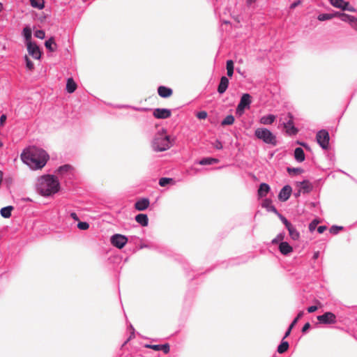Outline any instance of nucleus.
<instances>
[{"label":"nucleus","mask_w":357,"mask_h":357,"mask_svg":"<svg viewBox=\"0 0 357 357\" xmlns=\"http://www.w3.org/2000/svg\"><path fill=\"white\" fill-rule=\"evenodd\" d=\"M21 159L31 169L36 170L42 169L49 160L47 152L36 146H30L23 151Z\"/></svg>","instance_id":"nucleus-1"},{"label":"nucleus","mask_w":357,"mask_h":357,"mask_svg":"<svg viewBox=\"0 0 357 357\" xmlns=\"http://www.w3.org/2000/svg\"><path fill=\"white\" fill-rule=\"evenodd\" d=\"M59 188V182L54 176L47 174L38 178L36 183L37 191L44 197H49L56 193Z\"/></svg>","instance_id":"nucleus-2"},{"label":"nucleus","mask_w":357,"mask_h":357,"mask_svg":"<svg viewBox=\"0 0 357 357\" xmlns=\"http://www.w3.org/2000/svg\"><path fill=\"white\" fill-rule=\"evenodd\" d=\"M173 144V140L167 134L165 130L155 134L152 141V148L156 152L165 151L170 149Z\"/></svg>","instance_id":"nucleus-3"},{"label":"nucleus","mask_w":357,"mask_h":357,"mask_svg":"<svg viewBox=\"0 0 357 357\" xmlns=\"http://www.w3.org/2000/svg\"><path fill=\"white\" fill-rule=\"evenodd\" d=\"M255 135L264 143L271 145H276L277 140L275 135L266 128H259L255 130Z\"/></svg>","instance_id":"nucleus-4"},{"label":"nucleus","mask_w":357,"mask_h":357,"mask_svg":"<svg viewBox=\"0 0 357 357\" xmlns=\"http://www.w3.org/2000/svg\"><path fill=\"white\" fill-rule=\"evenodd\" d=\"M251 102V96L249 93H243L236 107V114L239 116H242L245 112V109L250 108Z\"/></svg>","instance_id":"nucleus-5"},{"label":"nucleus","mask_w":357,"mask_h":357,"mask_svg":"<svg viewBox=\"0 0 357 357\" xmlns=\"http://www.w3.org/2000/svg\"><path fill=\"white\" fill-rule=\"evenodd\" d=\"M317 141L323 149H327L329 146V134L325 130L319 131L316 136Z\"/></svg>","instance_id":"nucleus-6"},{"label":"nucleus","mask_w":357,"mask_h":357,"mask_svg":"<svg viewBox=\"0 0 357 357\" xmlns=\"http://www.w3.org/2000/svg\"><path fill=\"white\" fill-rule=\"evenodd\" d=\"M110 241L114 247L121 249L126 245L128 238L124 235L116 234L112 236Z\"/></svg>","instance_id":"nucleus-7"},{"label":"nucleus","mask_w":357,"mask_h":357,"mask_svg":"<svg viewBox=\"0 0 357 357\" xmlns=\"http://www.w3.org/2000/svg\"><path fill=\"white\" fill-rule=\"evenodd\" d=\"M287 117L288 119H285L287 121L283 123L286 132L289 135H296L298 132V129L294 125L293 116L291 113H288Z\"/></svg>","instance_id":"nucleus-8"},{"label":"nucleus","mask_w":357,"mask_h":357,"mask_svg":"<svg viewBox=\"0 0 357 357\" xmlns=\"http://www.w3.org/2000/svg\"><path fill=\"white\" fill-rule=\"evenodd\" d=\"M56 172L61 178L70 179L73 176V167L70 165H64L59 167Z\"/></svg>","instance_id":"nucleus-9"},{"label":"nucleus","mask_w":357,"mask_h":357,"mask_svg":"<svg viewBox=\"0 0 357 357\" xmlns=\"http://www.w3.org/2000/svg\"><path fill=\"white\" fill-rule=\"evenodd\" d=\"M317 318L320 324H335L337 321L336 316L330 312H327L322 315H319Z\"/></svg>","instance_id":"nucleus-10"},{"label":"nucleus","mask_w":357,"mask_h":357,"mask_svg":"<svg viewBox=\"0 0 357 357\" xmlns=\"http://www.w3.org/2000/svg\"><path fill=\"white\" fill-rule=\"evenodd\" d=\"M27 45V50L29 54L33 56L35 59H40L41 56V53L40 51V49L38 46L33 43L31 42H29L26 44Z\"/></svg>","instance_id":"nucleus-11"},{"label":"nucleus","mask_w":357,"mask_h":357,"mask_svg":"<svg viewBox=\"0 0 357 357\" xmlns=\"http://www.w3.org/2000/svg\"><path fill=\"white\" fill-rule=\"evenodd\" d=\"M171 110L169 109L157 108L153 111V116L157 119H167L171 116Z\"/></svg>","instance_id":"nucleus-12"},{"label":"nucleus","mask_w":357,"mask_h":357,"mask_svg":"<svg viewBox=\"0 0 357 357\" xmlns=\"http://www.w3.org/2000/svg\"><path fill=\"white\" fill-rule=\"evenodd\" d=\"M292 189L291 186L287 185H284L279 192L278 198L282 202L287 201L291 196Z\"/></svg>","instance_id":"nucleus-13"},{"label":"nucleus","mask_w":357,"mask_h":357,"mask_svg":"<svg viewBox=\"0 0 357 357\" xmlns=\"http://www.w3.org/2000/svg\"><path fill=\"white\" fill-rule=\"evenodd\" d=\"M146 348L151 349L154 351H162L165 354L169 352V345L168 344H145Z\"/></svg>","instance_id":"nucleus-14"},{"label":"nucleus","mask_w":357,"mask_h":357,"mask_svg":"<svg viewBox=\"0 0 357 357\" xmlns=\"http://www.w3.org/2000/svg\"><path fill=\"white\" fill-rule=\"evenodd\" d=\"M149 199L142 198L135 202V207L137 211H144L149 207Z\"/></svg>","instance_id":"nucleus-15"},{"label":"nucleus","mask_w":357,"mask_h":357,"mask_svg":"<svg viewBox=\"0 0 357 357\" xmlns=\"http://www.w3.org/2000/svg\"><path fill=\"white\" fill-rule=\"evenodd\" d=\"M279 250L282 255H287L293 252V248L287 242L283 241L279 245Z\"/></svg>","instance_id":"nucleus-16"},{"label":"nucleus","mask_w":357,"mask_h":357,"mask_svg":"<svg viewBox=\"0 0 357 357\" xmlns=\"http://www.w3.org/2000/svg\"><path fill=\"white\" fill-rule=\"evenodd\" d=\"M229 85V79L225 76H222L220 78V82L219 83L218 87V91L219 93L222 94L224 93L227 89L228 88Z\"/></svg>","instance_id":"nucleus-17"},{"label":"nucleus","mask_w":357,"mask_h":357,"mask_svg":"<svg viewBox=\"0 0 357 357\" xmlns=\"http://www.w3.org/2000/svg\"><path fill=\"white\" fill-rule=\"evenodd\" d=\"M276 116L273 114H267L262 116L259 120V123L262 125H271L275 120Z\"/></svg>","instance_id":"nucleus-18"},{"label":"nucleus","mask_w":357,"mask_h":357,"mask_svg":"<svg viewBox=\"0 0 357 357\" xmlns=\"http://www.w3.org/2000/svg\"><path fill=\"white\" fill-rule=\"evenodd\" d=\"M297 186L299 188L300 191L303 193L309 192L312 190V185L308 181H303L297 183Z\"/></svg>","instance_id":"nucleus-19"},{"label":"nucleus","mask_w":357,"mask_h":357,"mask_svg":"<svg viewBox=\"0 0 357 357\" xmlns=\"http://www.w3.org/2000/svg\"><path fill=\"white\" fill-rule=\"evenodd\" d=\"M158 93L162 98H168L172 94V90L170 88L160 86L158 89Z\"/></svg>","instance_id":"nucleus-20"},{"label":"nucleus","mask_w":357,"mask_h":357,"mask_svg":"<svg viewBox=\"0 0 357 357\" xmlns=\"http://www.w3.org/2000/svg\"><path fill=\"white\" fill-rule=\"evenodd\" d=\"M270 190V186L265 183H261L258 189V195L259 197H266Z\"/></svg>","instance_id":"nucleus-21"},{"label":"nucleus","mask_w":357,"mask_h":357,"mask_svg":"<svg viewBox=\"0 0 357 357\" xmlns=\"http://www.w3.org/2000/svg\"><path fill=\"white\" fill-rule=\"evenodd\" d=\"M294 158L298 162H301L305 160V153L301 148H296L294 151Z\"/></svg>","instance_id":"nucleus-22"},{"label":"nucleus","mask_w":357,"mask_h":357,"mask_svg":"<svg viewBox=\"0 0 357 357\" xmlns=\"http://www.w3.org/2000/svg\"><path fill=\"white\" fill-rule=\"evenodd\" d=\"M135 220L142 226L145 227L148 225L149 219L146 214H138L135 216Z\"/></svg>","instance_id":"nucleus-23"},{"label":"nucleus","mask_w":357,"mask_h":357,"mask_svg":"<svg viewBox=\"0 0 357 357\" xmlns=\"http://www.w3.org/2000/svg\"><path fill=\"white\" fill-rule=\"evenodd\" d=\"M287 229L288 230L289 236L292 240L296 241L299 239L300 233L298 231V230L293 225Z\"/></svg>","instance_id":"nucleus-24"},{"label":"nucleus","mask_w":357,"mask_h":357,"mask_svg":"<svg viewBox=\"0 0 357 357\" xmlns=\"http://www.w3.org/2000/svg\"><path fill=\"white\" fill-rule=\"evenodd\" d=\"M77 89V84L75 82V81L73 80V78H68L67 79V82H66V91L70 93H73Z\"/></svg>","instance_id":"nucleus-25"},{"label":"nucleus","mask_w":357,"mask_h":357,"mask_svg":"<svg viewBox=\"0 0 357 357\" xmlns=\"http://www.w3.org/2000/svg\"><path fill=\"white\" fill-rule=\"evenodd\" d=\"M45 47L50 52H54L56 49V44L53 38H50L45 43Z\"/></svg>","instance_id":"nucleus-26"},{"label":"nucleus","mask_w":357,"mask_h":357,"mask_svg":"<svg viewBox=\"0 0 357 357\" xmlns=\"http://www.w3.org/2000/svg\"><path fill=\"white\" fill-rule=\"evenodd\" d=\"M219 162L218 159L213 158H205L199 161V164L201 165H213L218 163Z\"/></svg>","instance_id":"nucleus-27"},{"label":"nucleus","mask_w":357,"mask_h":357,"mask_svg":"<svg viewBox=\"0 0 357 357\" xmlns=\"http://www.w3.org/2000/svg\"><path fill=\"white\" fill-rule=\"evenodd\" d=\"M13 208V207L11 206L2 208L0 211L1 216L6 218H10Z\"/></svg>","instance_id":"nucleus-28"},{"label":"nucleus","mask_w":357,"mask_h":357,"mask_svg":"<svg viewBox=\"0 0 357 357\" xmlns=\"http://www.w3.org/2000/svg\"><path fill=\"white\" fill-rule=\"evenodd\" d=\"M330 3L334 7L341 8L342 10L344 6H347V2L344 0H330Z\"/></svg>","instance_id":"nucleus-29"},{"label":"nucleus","mask_w":357,"mask_h":357,"mask_svg":"<svg viewBox=\"0 0 357 357\" xmlns=\"http://www.w3.org/2000/svg\"><path fill=\"white\" fill-rule=\"evenodd\" d=\"M22 35L26 42H31V29L29 27H24L22 31Z\"/></svg>","instance_id":"nucleus-30"},{"label":"nucleus","mask_w":357,"mask_h":357,"mask_svg":"<svg viewBox=\"0 0 357 357\" xmlns=\"http://www.w3.org/2000/svg\"><path fill=\"white\" fill-rule=\"evenodd\" d=\"M289 348V343L287 341H284V340H282V342L280 344L278 347V352L279 354H283Z\"/></svg>","instance_id":"nucleus-31"},{"label":"nucleus","mask_w":357,"mask_h":357,"mask_svg":"<svg viewBox=\"0 0 357 357\" xmlns=\"http://www.w3.org/2000/svg\"><path fill=\"white\" fill-rule=\"evenodd\" d=\"M227 73L229 77H231L234 74V62L231 60L227 61Z\"/></svg>","instance_id":"nucleus-32"},{"label":"nucleus","mask_w":357,"mask_h":357,"mask_svg":"<svg viewBox=\"0 0 357 357\" xmlns=\"http://www.w3.org/2000/svg\"><path fill=\"white\" fill-rule=\"evenodd\" d=\"M234 117L232 115L227 116L221 122L222 126L232 125L234 123Z\"/></svg>","instance_id":"nucleus-33"},{"label":"nucleus","mask_w":357,"mask_h":357,"mask_svg":"<svg viewBox=\"0 0 357 357\" xmlns=\"http://www.w3.org/2000/svg\"><path fill=\"white\" fill-rule=\"evenodd\" d=\"M31 4L33 7L42 9L44 7L43 0H30Z\"/></svg>","instance_id":"nucleus-34"},{"label":"nucleus","mask_w":357,"mask_h":357,"mask_svg":"<svg viewBox=\"0 0 357 357\" xmlns=\"http://www.w3.org/2000/svg\"><path fill=\"white\" fill-rule=\"evenodd\" d=\"M340 20L343 22H352L354 21V17H351L347 14H345V13H341L339 15Z\"/></svg>","instance_id":"nucleus-35"},{"label":"nucleus","mask_w":357,"mask_h":357,"mask_svg":"<svg viewBox=\"0 0 357 357\" xmlns=\"http://www.w3.org/2000/svg\"><path fill=\"white\" fill-rule=\"evenodd\" d=\"M285 237V234L284 232L279 233L275 238H273L271 241L273 244H277L278 242L284 240Z\"/></svg>","instance_id":"nucleus-36"},{"label":"nucleus","mask_w":357,"mask_h":357,"mask_svg":"<svg viewBox=\"0 0 357 357\" xmlns=\"http://www.w3.org/2000/svg\"><path fill=\"white\" fill-rule=\"evenodd\" d=\"M24 60L26 62V67L28 70H32L34 68V65L33 62L30 60L28 56L25 55Z\"/></svg>","instance_id":"nucleus-37"},{"label":"nucleus","mask_w":357,"mask_h":357,"mask_svg":"<svg viewBox=\"0 0 357 357\" xmlns=\"http://www.w3.org/2000/svg\"><path fill=\"white\" fill-rule=\"evenodd\" d=\"M332 17H333V15H331V14L323 13V14L319 15L317 19L319 21H325V20H330Z\"/></svg>","instance_id":"nucleus-38"},{"label":"nucleus","mask_w":357,"mask_h":357,"mask_svg":"<svg viewBox=\"0 0 357 357\" xmlns=\"http://www.w3.org/2000/svg\"><path fill=\"white\" fill-rule=\"evenodd\" d=\"M319 223V221L317 219L313 220L309 225V230L312 232L315 230L317 225Z\"/></svg>","instance_id":"nucleus-39"},{"label":"nucleus","mask_w":357,"mask_h":357,"mask_svg":"<svg viewBox=\"0 0 357 357\" xmlns=\"http://www.w3.org/2000/svg\"><path fill=\"white\" fill-rule=\"evenodd\" d=\"M278 216L280 220L282 222V223L285 225L287 229H288L290 226L292 225V224L290 222H289L287 219L281 214H278Z\"/></svg>","instance_id":"nucleus-40"},{"label":"nucleus","mask_w":357,"mask_h":357,"mask_svg":"<svg viewBox=\"0 0 357 357\" xmlns=\"http://www.w3.org/2000/svg\"><path fill=\"white\" fill-rule=\"evenodd\" d=\"M278 216L280 220L282 222V223L285 225L287 229H288L290 226L292 225V224L290 222H289L287 219L281 214H278Z\"/></svg>","instance_id":"nucleus-41"},{"label":"nucleus","mask_w":357,"mask_h":357,"mask_svg":"<svg viewBox=\"0 0 357 357\" xmlns=\"http://www.w3.org/2000/svg\"><path fill=\"white\" fill-rule=\"evenodd\" d=\"M172 181V178H161L160 180H159V184L160 186H165L167 185V184H169L171 181Z\"/></svg>","instance_id":"nucleus-42"},{"label":"nucleus","mask_w":357,"mask_h":357,"mask_svg":"<svg viewBox=\"0 0 357 357\" xmlns=\"http://www.w3.org/2000/svg\"><path fill=\"white\" fill-rule=\"evenodd\" d=\"M77 227L81 230H86L89 229V225L86 222H79L77 224Z\"/></svg>","instance_id":"nucleus-43"},{"label":"nucleus","mask_w":357,"mask_h":357,"mask_svg":"<svg viewBox=\"0 0 357 357\" xmlns=\"http://www.w3.org/2000/svg\"><path fill=\"white\" fill-rule=\"evenodd\" d=\"M303 311H301L297 317L293 320V321L291 322V324H290V326L294 328V326L296 324V323L298 322V321L303 317Z\"/></svg>","instance_id":"nucleus-44"},{"label":"nucleus","mask_w":357,"mask_h":357,"mask_svg":"<svg viewBox=\"0 0 357 357\" xmlns=\"http://www.w3.org/2000/svg\"><path fill=\"white\" fill-rule=\"evenodd\" d=\"M35 36L40 39H43L45 36V31L43 30H37L35 33Z\"/></svg>","instance_id":"nucleus-45"},{"label":"nucleus","mask_w":357,"mask_h":357,"mask_svg":"<svg viewBox=\"0 0 357 357\" xmlns=\"http://www.w3.org/2000/svg\"><path fill=\"white\" fill-rule=\"evenodd\" d=\"M196 116L199 119H205L207 117V112L205 111H201L199 112Z\"/></svg>","instance_id":"nucleus-46"},{"label":"nucleus","mask_w":357,"mask_h":357,"mask_svg":"<svg viewBox=\"0 0 357 357\" xmlns=\"http://www.w3.org/2000/svg\"><path fill=\"white\" fill-rule=\"evenodd\" d=\"M342 227H338V226H333L330 229V232L334 234H336L338 233L339 230L342 229Z\"/></svg>","instance_id":"nucleus-47"},{"label":"nucleus","mask_w":357,"mask_h":357,"mask_svg":"<svg viewBox=\"0 0 357 357\" xmlns=\"http://www.w3.org/2000/svg\"><path fill=\"white\" fill-rule=\"evenodd\" d=\"M287 171L289 173H291V172H294L295 174H297V173H301V169H299V168H287Z\"/></svg>","instance_id":"nucleus-48"},{"label":"nucleus","mask_w":357,"mask_h":357,"mask_svg":"<svg viewBox=\"0 0 357 357\" xmlns=\"http://www.w3.org/2000/svg\"><path fill=\"white\" fill-rule=\"evenodd\" d=\"M343 10H348V11H351V12H354L355 11V9L354 7L351 6L349 3V2H347V6H345L343 7L342 8Z\"/></svg>","instance_id":"nucleus-49"},{"label":"nucleus","mask_w":357,"mask_h":357,"mask_svg":"<svg viewBox=\"0 0 357 357\" xmlns=\"http://www.w3.org/2000/svg\"><path fill=\"white\" fill-rule=\"evenodd\" d=\"M317 310V307L315 305L310 306L307 307V312L309 313H312Z\"/></svg>","instance_id":"nucleus-50"},{"label":"nucleus","mask_w":357,"mask_h":357,"mask_svg":"<svg viewBox=\"0 0 357 357\" xmlns=\"http://www.w3.org/2000/svg\"><path fill=\"white\" fill-rule=\"evenodd\" d=\"M326 229V226H319L317 228V231L319 233V234H322L324 233Z\"/></svg>","instance_id":"nucleus-51"},{"label":"nucleus","mask_w":357,"mask_h":357,"mask_svg":"<svg viewBox=\"0 0 357 357\" xmlns=\"http://www.w3.org/2000/svg\"><path fill=\"white\" fill-rule=\"evenodd\" d=\"M310 328V323L307 322L303 326V327L302 328V332L305 333Z\"/></svg>","instance_id":"nucleus-52"},{"label":"nucleus","mask_w":357,"mask_h":357,"mask_svg":"<svg viewBox=\"0 0 357 357\" xmlns=\"http://www.w3.org/2000/svg\"><path fill=\"white\" fill-rule=\"evenodd\" d=\"M6 120V116L5 114H2L0 116V124H1V126L3 125V123H5Z\"/></svg>","instance_id":"nucleus-53"},{"label":"nucleus","mask_w":357,"mask_h":357,"mask_svg":"<svg viewBox=\"0 0 357 357\" xmlns=\"http://www.w3.org/2000/svg\"><path fill=\"white\" fill-rule=\"evenodd\" d=\"M292 327L291 326H289V328L287 329V331H286L285 334H284V336L283 337V340L285 339L286 337H287L289 334L291 333V331L292 330Z\"/></svg>","instance_id":"nucleus-54"},{"label":"nucleus","mask_w":357,"mask_h":357,"mask_svg":"<svg viewBox=\"0 0 357 357\" xmlns=\"http://www.w3.org/2000/svg\"><path fill=\"white\" fill-rule=\"evenodd\" d=\"M215 147L217 149H222V143L220 141L217 140L216 142H215Z\"/></svg>","instance_id":"nucleus-55"},{"label":"nucleus","mask_w":357,"mask_h":357,"mask_svg":"<svg viewBox=\"0 0 357 357\" xmlns=\"http://www.w3.org/2000/svg\"><path fill=\"white\" fill-rule=\"evenodd\" d=\"M70 215L75 220H79L77 215L75 212H72Z\"/></svg>","instance_id":"nucleus-56"},{"label":"nucleus","mask_w":357,"mask_h":357,"mask_svg":"<svg viewBox=\"0 0 357 357\" xmlns=\"http://www.w3.org/2000/svg\"><path fill=\"white\" fill-rule=\"evenodd\" d=\"M256 1V0H246V3L248 6H251L252 3H254Z\"/></svg>","instance_id":"nucleus-57"},{"label":"nucleus","mask_w":357,"mask_h":357,"mask_svg":"<svg viewBox=\"0 0 357 357\" xmlns=\"http://www.w3.org/2000/svg\"><path fill=\"white\" fill-rule=\"evenodd\" d=\"M300 3V1H297V2H294L291 5V8H295L296 6H297L298 4Z\"/></svg>","instance_id":"nucleus-58"},{"label":"nucleus","mask_w":357,"mask_h":357,"mask_svg":"<svg viewBox=\"0 0 357 357\" xmlns=\"http://www.w3.org/2000/svg\"><path fill=\"white\" fill-rule=\"evenodd\" d=\"M319 252H314V253L313 258H314V259H317V258L319 257Z\"/></svg>","instance_id":"nucleus-59"},{"label":"nucleus","mask_w":357,"mask_h":357,"mask_svg":"<svg viewBox=\"0 0 357 357\" xmlns=\"http://www.w3.org/2000/svg\"><path fill=\"white\" fill-rule=\"evenodd\" d=\"M272 208H273V209H272V210H273L274 212L277 213V210H276V208H275L274 206H273Z\"/></svg>","instance_id":"nucleus-60"}]
</instances>
